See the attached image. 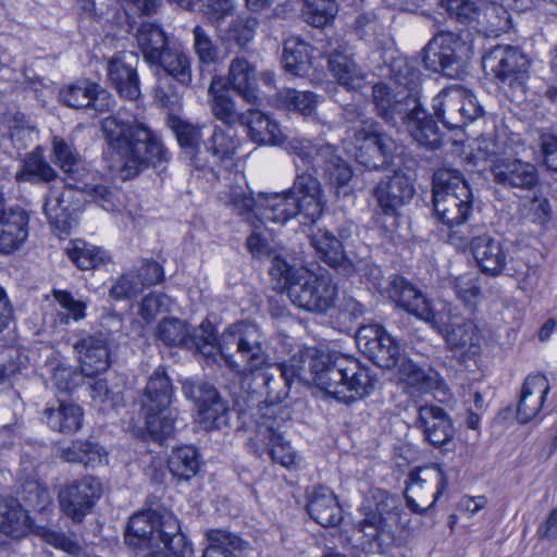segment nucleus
I'll list each match as a JSON object with an SVG mask.
<instances>
[{
    "label": "nucleus",
    "mask_w": 557,
    "mask_h": 557,
    "mask_svg": "<svg viewBox=\"0 0 557 557\" xmlns=\"http://www.w3.org/2000/svg\"><path fill=\"white\" fill-rule=\"evenodd\" d=\"M156 336L166 346L196 349L207 359L220 355L235 373H252L268 363L265 334L259 325L246 321L228 325L215 337L210 322H202L200 334H196L187 322L165 318L158 323Z\"/></svg>",
    "instance_id": "obj_1"
},
{
    "label": "nucleus",
    "mask_w": 557,
    "mask_h": 557,
    "mask_svg": "<svg viewBox=\"0 0 557 557\" xmlns=\"http://www.w3.org/2000/svg\"><path fill=\"white\" fill-rule=\"evenodd\" d=\"M108 148L121 160L123 178H131L148 168H162L170 153L160 135L145 122H123L108 116L101 123Z\"/></svg>",
    "instance_id": "obj_2"
},
{
    "label": "nucleus",
    "mask_w": 557,
    "mask_h": 557,
    "mask_svg": "<svg viewBox=\"0 0 557 557\" xmlns=\"http://www.w3.org/2000/svg\"><path fill=\"white\" fill-rule=\"evenodd\" d=\"M432 202L442 236L457 248L467 246L471 235L467 222L473 211V194L459 171L442 168L434 172Z\"/></svg>",
    "instance_id": "obj_3"
},
{
    "label": "nucleus",
    "mask_w": 557,
    "mask_h": 557,
    "mask_svg": "<svg viewBox=\"0 0 557 557\" xmlns=\"http://www.w3.org/2000/svg\"><path fill=\"white\" fill-rule=\"evenodd\" d=\"M309 369L314 385L344 404L364 398L376 382L368 367L344 355L315 354Z\"/></svg>",
    "instance_id": "obj_4"
},
{
    "label": "nucleus",
    "mask_w": 557,
    "mask_h": 557,
    "mask_svg": "<svg viewBox=\"0 0 557 557\" xmlns=\"http://www.w3.org/2000/svg\"><path fill=\"white\" fill-rule=\"evenodd\" d=\"M270 274L284 282L290 301L299 309L325 313L335 304L337 286L327 273L315 274L306 268H296L276 255L271 260Z\"/></svg>",
    "instance_id": "obj_5"
},
{
    "label": "nucleus",
    "mask_w": 557,
    "mask_h": 557,
    "mask_svg": "<svg viewBox=\"0 0 557 557\" xmlns=\"http://www.w3.org/2000/svg\"><path fill=\"white\" fill-rule=\"evenodd\" d=\"M173 387L164 370L158 368L149 377L143 398L146 428L151 437L159 442L173 436L177 410L172 407Z\"/></svg>",
    "instance_id": "obj_6"
},
{
    "label": "nucleus",
    "mask_w": 557,
    "mask_h": 557,
    "mask_svg": "<svg viewBox=\"0 0 557 557\" xmlns=\"http://www.w3.org/2000/svg\"><path fill=\"white\" fill-rule=\"evenodd\" d=\"M281 146L304 165L322 168L325 178L337 197L349 195L347 185L352 173L348 164L337 156L334 146L329 144L317 146L306 138L287 136H284V144Z\"/></svg>",
    "instance_id": "obj_7"
},
{
    "label": "nucleus",
    "mask_w": 557,
    "mask_h": 557,
    "mask_svg": "<svg viewBox=\"0 0 557 557\" xmlns=\"http://www.w3.org/2000/svg\"><path fill=\"white\" fill-rule=\"evenodd\" d=\"M482 65L511 97L524 96L530 78V60L520 48L493 46L483 55Z\"/></svg>",
    "instance_id": "obj_8"
},
{
    "label": "nucleus",
    "mask_w": 557,
    "mask_h": 557,
    "mask_svg": "<svg viewBox=\"0 0 557 557\" xmlns=\"http://www.w3.org/2000/svg\"><path fill=\"white\" fill-rule=\"evenodd\" d=\"M409 94L400 95L405 101L396 110L385 108V124L399 128L405 126L410 136L421 146L437 149L442 146V133L437 123Z\"/></svg>",
    "instance_id": "obj_9"
},
{
    "label": "nucleus",
    "mask_w": 557,
    "mask_h": 557,
    "mask_svg": "<svg viewBox=\"0 0 557 557\" xmlns=\"http://www.w3.org/2000/svg\"><path fill=\"white\" fill-rule=\"evenodd\" d=\"M467 44L458 34L438 32L422 50L425 67L449 78H458L465 71Z\"/></svg>",
    "instance_id": "obj_10"
},
{
    "label": "nucleus",
    "mask_w": 557,
    "mask_h": 557,
    "mask_svg": "<svg viewBox=\"0 0 557 557\" xmlns=\"http://www.w3.org/2000/svg\"><path fill=\"white\" fill-rule=\"evenodd\" d=\"M447 484V476L437 465L410 471L404 492L407 507L414 513H425L435 505Z\"/></svg>",
    "instance_id": "obj_11"
},
{
    "label": "nucleus",
    "mask_w": 557,
    "mask_h": 557,
    "mask_svg": "<svg viewBox=\"0 0 557 557\" xmlns=\"http://www.w3.org/2000/svg\"><path fill=\"white\" fill-rule=\"evenodd\" d=\"M270 410L272 411V408L267 409ZM247 446L258 457L268 453L274 462L287 469L295 465L296 450L284 438L277 418H272L269 412H264L258 420L257 430Z\"/></svg>",
    "instance_id": "obj_12"
},
{
    "label": "nucleus",
    "mask_w": 557,
    "mask_h": 557,
    "mask_svg": "<svg viewBox=\"0 0 557 557\" xmlns=\"http://www.w3.org/2000/svg\"><path fill=\"white\" fill-rule=\"evenodd\" d=\"M101 495V482L92 475H85L65 482L59 490L58 500L61 511L79 523L91 512Z\"/></svg>",
    "instance_id": "obj_13"
},
{
    "label": "nucleus",
    "mask_w": 557,
    "mask_h": 557,
    "mask_svg": "<svg viewBox=\"0 0 557 557\" xmlns=\"http://www.w3.org/2000/svg\"><path fill=\"white\" fill-rule=\"evenodd\" d=\"M268 349L269 343L267 342ZM267 355H269L268 351ZM271 368L270 356H268V363L262 369L247 374L238 373L243 376L259 374L263 380L268 404L260 408V418L267 412L268 408H272V411H268L269 416L276 418V413L280 410L276 405L288 396L289 387L294 380L302 379L304 364L300 358L293 357L288 362L276 366L274 370L277 374L269 373L268 370Z\"/></svg>",
    "instance_id": "obj_14"
},
{
    "label": "nucleus",
    "mask_w": 557,
    "mask_h": 557,
    "mask_svg": "<svg viewBox=\"0 0 557 557\" xmlns=\"http://www.w3.org/2000/svg\"><path fill=\"white\" fill-rule=\"evenodd\" d=\"M74 188L89 196L91 201L97 202L106 211H111L114 207L112 193L104 185L73 186L67 184V187H52L46 198L44 210L50 223L57 227L65 223L66 218L74 210L70 202Z\"/></svg>",
    "instance_id": "obj_15"
},
{
    "label": "nucleus",
    "mask_w": 557,
    "mask_h": 557,
    "mask_svg": "<svg viewBox=\"0 0 557 557\" xmlns=\"http://www.w3.org/2000/svg\"><path fill=\"white\" fill-rule=\"evenodd\" d=\"M185 396L197 406V421L205 430L221 429L230 421V409L215 389L206 382H185Z\"/></svg>",
    "instance_id": "obj_16"
},
{
    "label": "nucleus",
    "mask_w": 557,
    "mask_h": 557,
    "mask_svg": "<svg viewBox=\"0 0 557 557\" xmlns=\"http://www.w3.org/2000/svg\"><path fill=\"white\" fill-rule=\"evenodd\" d=\"M363 518L357 524V546L366 554L381 555L383 550V493L371 490L361 505Z\"/></svg>",
    "instance_id": "obj_17"
},
{
    "label": "nucleus",
    "mask_w": 557,
    "mask_h": 557,
    "mask_svg": "<svg viewBox=\"0 0 557 557\" xmlns=\"http://www.w3.org/2000/svg\"><path fill=\"white\" fill-rule=\"evenodd\" d=\"M288 191L302 223H313L321 218L325 200L320 182L311 173L298 174Z\"/></svg>",
    "instance_id": "obj_18"
},
{
    "label": "nucleus",
    "mask_w": 557,
    "mask_h": 557,
    "mask_svg": "<svg viewBox=\"0 0 557 557\" xmlns=\"http://www.w3.org/2000/svg\"><path fill=\"white\" fill-rule=\"evenodd\" d=\"M59 98L64 106L76 110L92 108L103 113L115 107L114 97L97 83L88 79H81L62 87Z\"/></svg>",
    "instance_id": "obj_19"
},
{
    "label": "nucleus",
    "mask_w": 557,
    "mask_h": 557,
    "mask_svg": "<svg viewBox=\"0 0 557 557\" xmlns=\"http://www.w3.org/2000/svg\"><path fill=\"white\" fill-rule=\"evenodd\" d=\"M416 426L422 431L424 440L432 446L445 450L456 435V429L449 414L433 404H425L418 408Z\"/></svg>",
    "instance_id": "obj_20"
},
{
    "label": "nucleus",
    "mask_w": 557,
    "mask_h": 557,
    "mask_svg": "<svg viewBox=\"0 0 557 557\" xmlns=\"http://www.w3.org/2000/svg\"><path fill=\"white\" fill-rule=\"evenodd\" d=\"M137 65L138 55L133 52H120L108 60V79L122 98L136 100L140 96Z\"/></svg>",
    "instance_id": "obj_21"
},
{
    "label": "nucleus",
    "mask_w": 557,
    "mask_h": 557,
    "mask_svg": "<svg viewBox=\"0 0 557 557\" xmlns=\"http://www.w3.org/2000/svg\"><path fill=\"white\" fill-rule=\"evenodd\" d=\"M493 181L507 189L531 190L539 184L535 164L520 159H498L491 166Z\"/></svg>",
    "instance_id": "obj_22"
},
{
    "label": "nucleus",
    "mask_w": 557,
    "mask_h": 557,
    "mask_svg": "<svg viewBox=\"0 0 557 557\" xmlns=\"http://www.w3.org/2000/svg\"><path fill=\"white\" fill-rule=\"evenodd\" d=\"M164 519L165 513L150 510L133 515L125 531V543L133 549L159 548Z\"/></svg>",
    "instance_id": "obj_23"
},
{
    "label": "nucleus",
    "mask_w": 557,
    "mask_h": 557,
    "mask_svg": "<svg viewBox=\"0 0 557 557\" xmlns=\"http://www.w3.org/2000/svg\"><path fill=\"white\" fill-rule=\"evenodd\" d=\"M388 297L397 306L429 324H438V313L432 308L430 301L414 285L404 277L395 276L391 281Z\"/></svg>",
    "instance_id": "obj_24"
},
{
    "label": "nucleus",
    "mask_w": 557,
    "mask_h": 557,
    "mask_svg": "<svg viewBox=\"0 0 557 557\" xmlns=\"http://www.w3.org/2000/svg\"><path fill=\"white\" fill-rule=\"evenodd\" d=\"M388 69L389 82L385 84V108L392 111L405 102L400 95L407 92L410 98H417L414 91L418 84V72L403 55L392 57Z\"/></svg>",
    "instance_id": "obj_25"
},
{
    "label": "nucleus",
    "mask_w": 557,
    "mask_h": 557,
    "mask_svg": "<svg viewBox=\"0 0 557 557\" xmlns=\"http://www.w3.org/2000/svg\"><path fill=\"white\" fill-rule=\"evenodd\" d=\"M431 326L443 335L449 350L460 352L469 358L480 355L483 336L474 322L468 320L448 327L444 325L438 315V324Z\"/></svg>",
    "instance_id": "obj_26"
},
{
    "label": "nucleus",
    "mask_w": 557,
    "mask_h": 557,
    "mask_svg": "<svg viewBox=\"0 0 557 557\" xmlns=\"http://www.w3.org/2000/svg\"><path fill=\"white\" fill-rule=\"evenodd\" d=\"M473 258L482 273L491 277L503 275L507 252L500 240L485 233L470 239Z\"/></svg>",
    "instance_id": "obj_27"
},
{
    "label": "nucleus",
    "mask_w": 557,
    "mask_h": 557,
    "mask_svg": "<svg viewBox=\"0 0 557 557\" xmlns=\"http://www.w3.org/2000/svg\"><path fill=\"white\" fill-rule=\"evenodd\" d=\"M73 347L86 377H92L109 369L108 343L102 334L82 337Z\"/></svg>",
    "instance_id": "obj_28"
},
{
    "label": "nucleus",
    "mask_w": 557,
    "mask_h": 557,
    "mask_svg": "<svg viewBox=\"0 0 557 557\" xmlns=\"http://www.w3.org/2000/svg\"><path fill=\"white\" fill-rule=\"evenodd\" d=\"M389 380L417 387L421 392H432L440 401L444 400L448 392V387L436 372L430 371L426 373L408 359H403L399 368L389 376Z\"/></svg>",
    "instance_id": "obj_29"
},
{
    "label": "nucleus",
    "mask_w": 557,
    "mask_h": 557,
    "mask_svg": "<svg viewBox=\"0 0 557 557\" xmlns=\"http://www.w3.org/2000/svg\"><path fill=\"white\" fill-rule=\"evenodd\" d=\"M28 236V216L20 209L0 207V252L9 255L22 247Z\"/></svg>",
    "instance_id": "obj_30"
},
{
    "label": "nucleus",
    "mask_w": 557,
    "mask_h": 557,
    "mask_svg": "<svg viewBox=\"0 0 557 557\" xmlns=\"http://www.w3.org/2000/svg\"><path fill=\"white\" fill-rule=\"evenodd\" d=\"M240 139L231 132L215 127L210 139L203 144L202 157L209 159L207 168L222 166L231 170L236 165Z\"/></svg>",
    "instance_id": "obj_31"
},
{
    "label": "nucleus",
    "mask_w": 557,
    "mask_h": 557,
    "mask_svg": "<svg viewBox=\"0 0 557 557\" xmlns=\"http://www.w3.org/2000/svg\"><path fill=\"white\" fill-rule=\"evenodd\" d=\"M307 511L312 520L324 528L337 527L343 520V510L336 495L325 486H315L309 494Z\"/></svg>",
    "instance_id": "obj_32"
},
{
    "label": "nucleus",
    "mask_w": 557,
    "mask_h": 557,
    "mask_svg": "<svg viewBox=\"0 0 557 557\" xmlns=\"http://www.w3.org/2000/svg\"><path fill=\"white\" fill-rule=\"evenodd\" d=\"M549 391V382L545 375L533 374L525 379L517 409L520 423H528L540 413Z\"/></svg>",
    "instance_id": "obj_33"
},
{
    "label": "nucleus",
    "mask_w": 557,
    "mask_h": 557,
    "mask_svg": "<svg viewBox=\"0 0 557 557\" xmlns=\"http://www.w3.org/2000/svg\"><path fill=\"white\" fill-rule=\"evenodd\" d=\"M351 144L355 146L357 161L368 168H375L374 160L383 154L380 125L363 121L360 129H352Z\"/></svg>",
    "instance_id": "obj_34"
},
{
    "label": "nucleus",
    "mask_w": 557,
    "mask_h": 557,
    "mask_svg": "<svg viewBox=\"0 0 557 557\" xmlns=\"http://www.w3.org/2000/svg\"><path fill=\"white\" fill-rule=\"evenodd\" d=\"M169 124L178 145L191 159L195 166L198 169L207 168L209 159L202 157L203 144L206 143L202 141L201 127L175 116L170 119Z\"/></svg>",
    "instance_id": "obj_35"
},
{
    "label": "nucleus",
    "mask_w": 557,
    "mask_h": 557,
    "mask_svg": "<svg viewBox=\"0 0 557 557\" xmlns=\"http://www.w3.org/2000/svg\"><path fill=\"white\" fill-rule=\"evenodd\" d=\"M228 84L246 102L257 103L259 99L256 66L244 57L234 58L228 66Z\"/></svg>",
    "instance_id": "obj_36"
},
{
    "label": "nucleus",
    "mask_w": 557,
    "mask_h": 557,
    "mask_svg": "<svg viewBox=\"0 0 557 557\" xmlns=\"http://www.w3.org/2000/svg\"><path fill=\"white\" fill-rule=\"evenodd\" d=\"M242 125L248 129L249 138L258 145L278 146L284 144V135L278 124L268 114L258 110L244 112Z\"/></svg>",
    "instance_id": "obj_37"
},
{
    "label": "nucleus",
    "mask_w": 557,
    "mask_h": 557,
    "mask_svg": "<svg viewBox=\"0 0 557 557\" xmlns=\"http://www.w3.org/2000/svg\"><path fill=\"white\" fill-rule=\"evenodd\" d=\"M311 245L323 261L344 275H351L352 264L346 259L341 240L326 230H318L311 237Z\"/></svg>",
    "instance_id": "obj_38"
},
{
    "label": "nucleus",
    "mask_w": 557,
    "mask_h": 557,
    "mask_svg": "<svg viewBox=\"0 0 557 557\" xmlns=\"http://www.w3.org/2000/svg\"><path fill=\"white\" fill-rule=\"evenodd\" d=\"M60 458L65 462L83 463L95 469L108 462V451L96 442L75 440L60 449Z\"/></svg>",
    "instance_id": "obj_39"
},
{
    "label": "nucleus",
    "mask_w": 557,
    "mask_h": 557,
    "mask_svg": "<svg viewBox=\"0 0 557 557\" xmlns=\"http://www.w3.org/2000/svg\"><path fill=\"white\" fill-rule=\"evenodd\" d=\"M44 416L52 430L63 434H73L82 428L84 412L74 403L58 400L55 407L45 409Z\"/></svg>",
    "instance_id": "obj_40"
},
{
    "label": "nucleus",
    "mask_w": 557,
    "mask_h": 557,
    "mask_svg": "<svg viewBox=\"0 0 557 557\" xmlns=\"http://www.w3.org/2000/svg\"><path fill=\"white\" fill-rule=\"evenodd\" d=\"M432 107L436 116L448 128H460L465 125L461 111V88L449 87L443 89L434 97Z\"/></svg>",
    "instance_id": "obj_41"
},
{
    "label": "nucleus",
    "mask_w": 557,
    "mask_h": 557,
    "mask_svg": "<svg viewBox=\"0 0 557 557\" xmlns=\"http://www.w3.org/2000/svg\"><path fill=\"white\" fill-rule=\"evenodd\" d=\"M30 531L28 513L14 499L0 500V532L11 539H22Z\"/></svg>",
    "instance_id": "obj_42"
},
{
    "label": "nucleus",
    "mask_w": 557,
    "mask_h": 557,
    "mask_svg": "<svg viewBox=\"0 0 557 557\" xmlns=\"http://www.w3.org/2000/svg\"><path fill=\"white\" fill-rule=\"evenodd\" d=\"M257 216L262 222L284 224L297 218L296 209L288 190L282 194H272L260 200L257 206Z\"/></svg>",
    "instance_id": "obj_43"
},
{
    "label": "nucleus",
    "mask_w": 557,
    "mask_h": 557,
    "mask_svg": "<svg viewBox=\"0 0 557 557\" xmlns=\"http://www.w3.org/2000/svg\"><path fill=\"white\" fill-rule=\"evenodd\" d=\"M135 38L144 60L151 66L170 47L162 28L152 23L141 24L136 30Z\"/></svg>",
    "instance_id": "obj_44"
},
{
    "label": "nucleus",
    "mask_w": 557,
    "mask_h": 557,
    "mask_svg": "<svg viewBox=\"0 0 557 557\" xmlns=\"http://www.w3.org/2000/svg\"><path fill=\"white\" fill-rule=\"evenodd\" d=\"M161 539L158 552H164L169 557H190L191 543L181 532V525L172 513H165L163 529H160Z\"/></svg>",
    "instance_id": "obj_45"
},
{
    "label": "nucleus",
    "mask_w": 557,
    "mask_h": 557,
    "mask_svg": "<svg viewBox=\"0 0 557 557\" xmlns=\"http://www.w3.org/2000/svg\"><path fill=\"white\" fill-rule=\"evenodd\" d=\"M475 29L486 37H497L509 29V13L500 4L481 1Z\"/></svg>",
    "instance_id": "obj_46"
},
{
    "label": "nucleus",
    "mask_w": 557,
    "mask_h": 557,
    "mask_svg": "<svg viewBox=\"0 0 557 557\" xmlns=\"http://www.w3.org/2000/svg\"><path fill=\"white\" fill-rule=\"evenodd\" d=\"M311 47L299 37H289L283 44L282 63L284 70L294 75L302 76L310 67Z\"/></svg>",
    "instance_id": "obj_47"
},
{
    "label": "nucleus",
    "mask_w": 557,
    "mask_h": 557,
    "mask_svg": "<svg viewBox=\"0 0 557 557\" xmlns=\"http://www.w3.org/2000/svg\"><path fill=\"white\" fill-rule=\"evenodd\" d=\"M152 66H158L164 72L165 77L170 76L185 87L191 83L190 58L177 48L169 47Z\"/></svg>",
    "instance_id": "obj_48"
},
{
    "label": "nucleus",
    "mask_w": 557,
    "mask_h": 557,
    "mask_svg": "<svg viewBox=\"0 0 557 557\" xmlns=\"http://www.w3.org/2000/svg\"><path fill=\"white\" fill-rule=\"evenodd\" d=\"M413 194L411 177L403 170H393V175L385 183V216L389 214L388 210H391L393 219L396 220L395 209L407 203Z\"/></svg>",
    "instance_id": "obj_49"
},
{
    "label": "nucleus",
    "mask_w": 557,
    "mask_h": 557,
    "mask_svg": "<svg viewBox=\"0 0 557 557\" xmlns=\"http://www.w3.org/2000/svg\"><path fill=\"white\" fill-rule=\"evenodd\" d=\"M259 22L252 16H237L225 28H218L219 38L225 46L245 48L255 37Z\"/></svg>",
    "instance_id": "obj_50"
},
{
    "label": "nucleus",
    "mask_w": 557,
    "mask_h": 557,
    "mask_svg": "<svg viewBox=\"0 0 557 557\" xmlns=\"http://www.w3.org/2000/svg\"><path fill=\"white\" fill-rule=\"evenodd\" d=\"M329 69L339 84L348 89H360L364 84V76L358 65L346 54L332 53L329 59Z\"/></svg>",
    "instance_id": "obj_51"
},
{
    "label": "nucleus",
    "mask_w": 557,
    "mask_h": 557,
    "mask_svg": "<svg viewBox=\"0 0 557 557\" xmlns=\"http://www.w3.org/2000/svg\"><path fill=\"white\" fill-rule=\"evenodd\" d=\"M215 84L216 79L213 78L208 88L213 115L228 126L242 124L244 113L237 112L234 99L226 92L216 90Z\"/></svg>",
    "instance_id": "obj_52"
},
{
    "label": "nucleus",
    "mask_w": 557,
    "mask_h": 557,
    "mask_svg": "<svg viewBox=\"0 0 557 557\" xmlns=\"http://www.w3.org/2000/svg\"><path fill=\"white\" fill-rule=\"evenodd\" d=\"M66 255L70 260L82 270H90L102 264L107 258L106 252L94 245L84 240H72L67 248Z\"/></svg>",
    "instance_id": "obj_53"
},
{
    "label": "nucleus",
    "mask_w": 557,
    "mask_h": 557,
    "mask_svg": "<svg viewBox=\"0 0 557 557\" xmlns=\"http://www.w3.org/2000/svg\"><path fill=\"white\" fill-rule=\"evenodd\" d=\"M169 470L178 480L188 481L199 469L197 451L191 446L174 449L168 461Z\"/></svg>",
    "instance_id": "obj_54"
},
{
    "label": "nucleus",
    "mask_w": 557,
    "mask_h": 557,
    "mask_svg": "<svg viewBox=\"0 0 557 557\" xmlns=\"http://www.w3.org/2000/svg\"><path fill=\"white\" fill-rule=\"evenodd\" d=\"M276 97L281 107L304 115L311 114L318 104V97L308 90L284 88L277 92Z\"/></svg>",
    "instance_id": "obj_55"
},
{
    "label": "nucleus",
    "mask_w": 557,
    "mask_h": 557,
    "mask_svg": "<svg viewBox=\"0 0 557 557\" xmlns=\"http://www.w3.org/2000/svg\"><path fill=\"white\" fill-rule=\"evenodd\" d=\"M356 339L360 350L380 367L383 351V327L379 324L362 325L357 331Z\"/></svg>",
    "instance_id": "obj_56"
},
{
    "label": "nucleus",
    "mask_w": 557,
    "mask_h": 557,
    "mask_svg": "<svg viewBox=\"0 0 557 557\" xmlns=\"http://www.w3.org/2000/svg\"><path fill=\"white\" fill-rule=\"evenodd\" d=\"M55 162L61 170L70 175H76L83 169L82 161L75 149L63 138L54 137L52 140Z\"/></svg>",
    "instance_id": "obj_57"
},
{
    "label": "nucleus",
    "mask_w": 557,
    "mask_h": 557,
    "mask_svg": "<svg viewBox=\"0 0 557 557\" xmlns=\"http://www.w3.org/2000/svg\"><path fill=\"white\" fill-rule=\"evenodd\" d=\"M193 36L194 52L200 65H211L215 63L219 57V48L211 36L200 25L194 27Z\"/></svg>",
    "instance_id": "obj_58"
},
{
    "label": "nucleus",
    "mask_w": 557,
    "mask_h": 557,
    "mask_svg": "<svg viewBox=\"0 0 557 557\" xmlns=\"http://www.w3.org/2000/svg\"><path fill=\"white\" fill-rule=\"evenodd\" d=\"M457 297L467 305H474L482 297V277L479 274L466 273L454 280Z\"/></svg>",
    "instance_id": "obj_59"
},
{
    "label": "nucleus",
    "mask_w": 557,
    "mask_h": 557,
    "mask_svg": "<svg viewBox=\"0 0 557 557\" xmlns=\"http://www.w3.org/2000/svg\"><path fill=\"white\" fill-rule=\"evenodd\" d=\"M335 0H307V21L314 27H323L337 14Z\"/></svg>",
    "instance_id": "obj_60"
},
{
    "label": "nucleus",
    "mask_w": 557,
    "mask_h": 557,
    "mask_svg": "<svg viewBox=\"0 0 557 557\" xmlns=\"http://www.w3.org/2000/svg\"><path fill=\"white\" fill-rule=\"evenodd\" d=\"M52 295L60 307L66 312L63 317H61L62 322L69 323L70 319L73 321H81L85 319L87 308L85 301L76 299L67 290L53 289Z\"/></svg>",
    "instance_id": "obj_61"
},
{
    "label": "nucleus",
    "mask_w": 557,
    "mask_h": 557,
    "mask_svg": "<svg viewBox=\"0 0 557 557\" xmlns=\"http://www.w3.org/2000/svg\"><path fill=\"white\" fill-rule=\"evenodd\" d=\"M481 8L479 3L471 0H446V10L450 17L462 24L472 25L475 28L476 13Z\"/></svg>",
    "instance_id": "obj_62"
},
{
    "label": "nucleus",
    "mask_w": 557,
    "mask_h": 557,
    "mask_svg": "<svg viewBox=\"0 0 557 557\" xmlns=\"http://www.w3.org/2000/svg\"><path fill=\"white\" fill-rule=\"evenodd\" d=\"M40 536L47 544L73 557L85 556L83 546L77 541L69 537L66 534L62 532H57L49 529H41Z\"/></svg>",
    "instance_id": "obj_63"
},
{
    "label": "nucleus",
    "mask_w": 557,
    "mask_h": 557,
    "mask_svg": "<svg viewBox=\"0 0 557 557\" xmlns=\"http://www.w3.org/2000/svg\"><path fill=\"white\" fill-rule=\"evenodd\" d=\"M84 376L82 371L78 373L72 367L58 364L52 371L51 382L58 391L71 393L83 382Z\"/></svg>",
    "instance_id": "obj_64"
}]
</instances>
